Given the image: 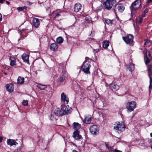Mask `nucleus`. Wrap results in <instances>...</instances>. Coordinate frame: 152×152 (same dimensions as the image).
<instances>
[{
    "mask_svg": "<svg viewBox=\"0 0 152 152\" xmlns=\"http://www.w3.org/2000/svg\"><path fill=\"white\" fill-rule=\"evenodd\" d=\"M114 129L118 133H120L125 130V126L124 122H118L116 126H114Z\"/></svg>",
    "mask_w": 152,
    "mask_h": 152,
    "instance_id": "nucleus-1",
    "label": "nucleus"
},
{
    "mask_svg": "<svg viewBox=\"0 0 152 152\" xmlns=\"http://www.w3.org/2000/svg\"><path fill=\"white\" fill-rule=\"evenodd\" d=\"M104 1V7L107 10L111 9L113 4L116 2V0H105Z\"/></svg>",
    "mask_w": 152,
    "mask_h": 152,
    "instance_id": "nucleus-2",
    "label": "nucleus"
},
{
    "mask_svg": "<svg viewBox=\"0 0 152 152\" xmlns=\"http://www.w3.org/2000/svg\"><path fill=\"white\" fill-rule=\"evenodd\" d=\"M140 0H136L130 6V9L132 11L137 10L141 5Z\"/></svg>",
    "mask_w": 152,
    "mask_h": 152,
    "instance_id": "nucleus-3",
    "label": "nucleus"
},
{
    "mask_svg": "<svg viewBox=\"0 0 152 152\" xmlns=\"http://www.w3.org/2000/svg\"><path fill=\"white\" fill-rule=\"evenodd\" d=\"M136 107V103L134 101H132L128 102L126 105V108L128 111L131 112Z\"/></svg>",
    "mask_w": 152,
    "mask_h": 152,
    "instance_id": "nucleus-4",
    "label": "nucleus"
},
{
    "mask_svg": "<svg viewBox=\"0 0 152 152\" xmlns=\"http://www.w3.org/2000/svg\"><path fill=\"white\" fill-rule=\"evenodd\" d=\"M122 38L126 43L127 44H132L133 41V36L131 34H128L126 37H123Z\"/></svg>",
    "mask_w": 152,
    "mask_h": 152,
    "instance_id": "nucleus-5",
    "label": "nucleus"
},
{
    "mask_svg": "<svg viewBox=\"0 0 152 152\" xmlns=\"http://www.w3.org/2000/svg\"><path fill=\"white\" fill-rule=\"evenodd\" d=\"M91 67L90 63L88 62L84 63L82 66V69L83 72L86 74H90L89 69Z\"/></svg>",
    "mask_w": 152,
    "mask_h": 152,
    "instance_id": "nucleus-6",
    "label": "nucleus"
},
{
    "mask_svg": "<svg viewBox=\"0 0 152 152\" xmlns=\"http://www.w3.org/2000/svg\"><path fill=\"white\" fill-rule=\"evenodd\" d=\"M148 72L150 78V85L149 86V89H152V66L150 65L148 67Z\"/></svg>",
    "mask_w": 152,
    "mask_h": 152,
    "instance_id": "nucleus-7",
    "label": "nucleus"
},
{
    "mask_svg": "<svg viewBox=\"0 0 152 152\" xmlns=\"http://www.w3.org/2000/svg\"><path fill=\"white\" fill-rule=\"evenodd\" d=\"M94 7L97 11L101 10L103 8V3L100 1L96 0L94 4H93Z\"/></svg>",
    "mask_w": 152,
    "mask_h": 152,
    "instance_id": "nucleus-8",
    "label": "nucleus"
},
{
    "mask_svg": "<svg viewBox=\"0 0 152 152\" xmlns=\"http://www.w3.org/2000/svg\"><path fill=\"white\" fill-rule=\"evenodd\" d=\"M91 133L93 134L96 135L98 133L99 131V128L96 125H93L90 128Z\"/></svg>",
    "mask_w": 152,
    "mask_h": 152,
    "instance_id": "nucleus-9",
    "label": "nucleus"
},
{
    "mask_svg": "<svg viewBox=\"0 0 152 152\" xmlns=\"http://www.w3.org/2000/svg\"><path fill=\"white\" fill-rule=\"evenodd\" d=\"M62 111L63 113V115H66L69 113H70L72 111V109L69 107L68 105H67L66 107H64L62 108Z\"/></svg>",
    "mask_w": 152,
    "mask_h": 152,
    "instance_id": "nucleus-10",
    "label": "nucleus"
},
{
    "mask_svg": "<svg viewBox=\"0 0 152 152\" xmlns=\"http://www.w3.org/2000/svg\"><path fill=\"white\" fill-rule=\"evenodd\" d=\"M61 101L62 102H66V104H67L69 102L68 98L66 96L64 92H63L61 95Z\"/></svg>",
    "mask_w": 152,
    "mask_h": 152,
    "instance_id": "nucleus-11",
    "label": "nucleus"
},
{
    "mask_svg": "<svg viewBox=\"0 0 152 152\" xmlns=\"http://www.w3.org/2000/svg\"><path fill=\"white\" fill-rule=\"evenodd\" d=\"M6 88L7 91L10 93L12 92L14 90L13 85L12 83L6 85Z\"/></svg>",
    "mask_w": 152,
    "mask_h": 152,
    "instance_id": "nucleus-12",
    "label": "nucleus"
},
{
    "mask_svg": "<svg viewBox=\"0 0 152 152\" xmlns=\"http://www.w3.org/2000/svg\"><path fill=\"white\" fill-rule=\"evenodd\" d=\"M40 22L39 20L37 18H33L32 20V24L36 28L39 27L40 25Z\"/></svg>",
    "mask_w": 152,
    "mask_h": 152,
    "instance_id": "nucleus-13",
    "label": "nucleus"
},
{
    "mask_svg": "<svg viewBox=\"0 0 152 152\" xmlns=\"http://www.w3.org/2000/svg\"><path fill=\"white\" fill-rule=\"evenodd\" d=\"M62 111V108L61 109L57 108L54 110V113L56 115L58 116H63V114Z\"/></svg>",
    "mask_w": 152,
    "mask_h": 152,
    "instance_id": "nucleus-14",
    "label": "nucleus"
},
{
    "mask_svg": "<svg viewBox=\"0 0 152 152\" xmlns=\"http://www.w3.org/2000/svg\"><path fill=\"white\" fill-rule=\"evenodd\" d=\"M29 55L26 53H23L22 56V59L23 60L24 62L29 64Z\"/></svg>",
    "mask_w": 152,
    "mask_h": 152,
    "instance_id": "nucleus-15",
    "label": "nucleus"
},
{
    "mask_svg": "<svg viewBox=\"0 0 152 152\" xmlns=\"http://www.w3.org/2000/svg\"><path fill=\"white\" fill-rule=\"evenodd\" d=\"M7 144L10 146L13 145H16L18 144V143L15 140L10 139H7Z\"/></svg>",
    "mask_w": 152,
    "mask_h": 152,
    "instance_id": "nucleus-16",
    "label": "nucleus"
},
{
    "mask_svg": "<svg viewBox=\"0 0 152 152\" xmlns=\"http://www.w3.org/2000/svg\"><path fill=\"white\" fill-rule=\"evenodd\" d=\"M73 137L76 140H79L82 138L81 136L79 135L78 131H75L74 132Z\"/></svg>",
    "mask_w": 152,
    "mask_h": 152,
    "instance_id": "nucleus-17",
    "label": "nucleus"
},
{
    "mask_svg": "<svg viewBox=\"0 0 152 152\" xmlns=\"http://www.w3.org/2000/svg\"><path fill=\"white\" fill-rule=\"evenodd\" d=\"M82 6L81 4L77 3L75 4L74 6V11L76 12H79L81 10Z\"/></svg>",
    "mask_w": 152,
    "mask_h": 152,
    "instance_id": "nucleus-18",
    "label": "nucleus"
},
{
    "mask_svg": "<svg viewBox=\"0 0 152 152\" xmlns=\"http://www.w3.org/2000/svg\"><path fill=\"white\" fill-rule=\"evenodd\" d=\"M110 88L114 91H115L119 88L118 86L115 83L111 84L110 86Z\"/></svg>",
    "mask_w": 152,
    "mask_h": 152,
    "instance_id": "nucleus-19",
    "label": "nucleus"
},
{
    "mask_svg": "<svg viewBox=\"0 0 152 152\" xmlns=\"http://www.w3.org/2000/svg\"><path fill=\"white\" fill-rule=\"evenodd\" d=\"M83 121L84 123L86 124H88L90 123L91 121V116L89 115L85 116Z\"/></svg>",
    "mask_w": 152,
    "mask_h": 152,
    "instance_id": "nucleus-20",
    "label": "nucleus"
},
{
    "mask_svg": "<svg viewBox=\"0 0 152 152\" xmlns=\"http://www.w3.org/2000/svg\"><path fill=\"white\" fill-rule=\"evenodd\" d=\"M24 78L21 77H19L17 79V83L19 84H22L24 83Z\"/></svg>",
    "mask_w": 152,
    "mask_h": 152,
    "instance_id": "nucleus-21",
    "label": "nucleus"
},
{
    "mask_svg": "<svg viewBox=\"0 0 152 152\" xmlns=\"http://www.w3.org/2000/svg\"><path fill=\"white\" fill-rule=\"evenodd\" d=\"M61 11L60 10H57L53 12V15L55 18L58 17L60 15V14L61 13Z\"/></svg>",
    "mask_w": 152,
    "mask_h": 152,
    "instance_id": "nucleus-22",
    "label": "nucleus"
},
{
    "mask_svg": "<svg viewBox=\"0 0 152 152\" xmlns=\"http://www.w3.org/2000/svg\"><path fill=\"white\" fill-rule=\"evenodd\" d=\"M58 48V46L56 44L53 43L50 45V48L51 50L54 51L57 49Z\"/></svg>",
    "mask_w": 152,
    "mask_h": 152,
    "instance_id": "nucleus-23",
    "label": "nucleus"
},
{
    "mask_svg": "<svg viewBox=\"0 0 152 152\" xmlns=\"http://www.w3.org/2000/svg\"><path fill=\"white\" fill-rule=\"evenodd\" d=\"M73 125L74 128L76 131H78L77 130L80 128L81 125L78 123L74 122Z\"/></svg>",
    "mask_w": 152,
    "mask_h": 152,
    "instance_id": "nucleus-24",
    "label": "nucleus"
},
{
    "mask_svg": "<svg viewBox=\"0 0 152 152\" xmlns=\"http://www.w3.org/2000/svg\"><path fill=\"white\" fill-rule=\"evenodd\" d=\"M118 10L121 12H123L124 10V5L122 4H120L117 7Z\"/></svg>",
    "mask_w": 152,
    "mask_h": 152,
    "instance_id": "nucleus-25",
    "label": "nucleus"
},
{
    "mask_svg": "<svg viewBox=\"0 0 152 152\" xmlns=\"http://www.w3.org/2000/svg\"><path fill=\"white\" fill-rule=\"evenodd\" d=\"M10 65L11 66H14L15 65L16 60L14 58L10 57Z\"/></svg>",
    "mask_w": 152,
    "mask_h": 152,
    "instance_id": "nucleus-26",
    "label": "nucleus"
},
{
    "mask_svg": "<svg viewBox=\"0 0 152 152\" xmlns=\"http://www.w3.org/2000/svg\"><path fill=\"white\" fill-rule=\"evenodd\" d=\"M109 45V42L108 41H105L103 42V47L106 49Z\"/></svg>",
    "mask_w": 152,
    "mask_h": 152,
    "instance_id": "nucleus-27",
    "label": "nucleus"
},
{
    "mask_svg": "<svg viewBox=\"0 0 152 152\" xmlns=\"http://www.w3.org/2000/svg\"><path fill=\"white\" fill-rule=\"evenodd\" d=\"M37 87L41 90H45L47 88L46 85L38 84L37 85Z\"/></svg>",
    "mask_w": 152,
    "mask_h": 152,
    "instance_id": "nucleus-28",
    "label": "nucleus"
},
{
    "mask_svg": "<svg viewBox=\"0 0 152 152\" xmlns=\"http://www.w3.org/2000/svg\"><path fill=\"white\" fill-rule=\"evenodd\" d=\"M129 66L128 67V68L130 71H133L135 67L134 66V64L132 63H129Z\"/></svg>",
    "mask_w": 152,
    "mask_h": 152,
    "instance_id": "nucleus-29",
    "label": "nucleus"
},
{
    "mask_svg": "<svg viewBox=\"0 0 152 152\" xmlns=\"http://www.w3.org/2000/svg\"><path fill=\"white\" fill-rule=\"evenodd\" d=\"M66 78V76L64 75H61L59 77V81L61 82H62L64 81Z\"/></svg>",
    "mask_w": 152,
    "mask_h": 152,
    "instance_id": "nucleus-30",
    "label": "nucleus"
},
{
    "mask_svg": "<svg viewBox=\"0 0 152 152\" xmlns=\"http://www.w3.org/2000/svg\"><path fill=\"white\" fill-rule=\"evenodd\" d=\"M85 20L88 23H92L91 18L89 16H86Z\"/></svg>",
    "mask_w": 152,
    "mask_h": 152,
    "instance_id": "nucleus-31",
    "label": "nucleus"
},
{
    "mask_svg": "<svg viewBox=\"0 0 152 152\" xmlns=\"http://www.w3.org/2000/svg\"><path fill=\"white\" fill-rule=\"evenodd\" d=\"M57 42L59 44L62 43L63 41V39L61 37H59L56 39Z\"/></svg>",
    "mask_w": 152,
    "mask_h": 152,
    "instance_id": "nucleus-32",
    "label": "nucleus"
},
{
    "mask_svg": "<svg viewBox=\"0 0 152 152\" xmlns=\"http://www.w3.org/2000/svg\"><path fill=\"white\" fill-rule=\"evenodd\" d=\"M151 55L146 56V64H147L149 63L150 61H151Z\"/></svg>",
    "mask_w": 152,
    "mask_h": 152,
    "instance_id": "nucleus-33",
    "label": "nucleus"
},
{
    "mask_svg": "<svg viewBox=\"0 0 152 152\" xmlns=\"http://www.w3.org/2000/svg\"><path fill=\"white\" fill-rule=\"evenodd\" d=\"M27 7L26 6L18 7L17 8L19 12L23 11L24 9L27 10Z\"/></svg>",
    "mask_w": 152,
    "mask_h": 152,
    "instance_id": "nucleus-34",
    "label": "nucleus"
},
{
    "mask_svg": "<svg viewBox=\"0 0 152 152\" xmlns=\"http://www.w3.org/2000/svg\"><path fill=\"white\" fill-rule=\"evenodd\" d=\"M105 22L107 24L110 26H111L112 24V21L110 20L107 19L105 20Z\"/></svg>",
    "mask_w": 152,
    "mask_h": 152,
    "instance_id": "nucleus-35",
    "label": "nucleus"
},
{
    "mask_svg": "<svg viewBox=\"0 0 152 152\" xmlns=\"http://www.w3.org/2000/svg\"><path fill=\"white\" fill-rule=\"evenodd\" d=\"M96 99H101V102L103 104L102 105H101V106L103 107L104 106H106V104L105 103V100H104V98H99Z\"/></svg>",
    "mask_w": 152,
    "mask_h": 152,
    "instance_id": "nucleus-36",
    "label": "nucleus"
},
{
    "mask_svg": "<svg viewBox=\"0 0 152 152\" xmlns=\"http://www.w3.org/2000/svg\"><path fill=\"white\" fill-rule=\"evenodd\" d=\"M24 106H27L28 104V101L27 100H23L22 102Z\"/></svg>",
    "mask_w": 152,
    "mask_h": 152,
    "instance_id": "nucleus-37",
    "label": "nucleus"
},
{
    "mask_svg": "<svg viewBox=\"0 0 152 152\" xmlns=\"http://www.w3.org/2000/svg\"><path fill=\"white\" fill-rule=\"evenodd\" d=\"M145 55H146V56L150 55V53L148 51H146Z\"/></svg>",
    "mask_w": 152,
    "mask_h": 152,
    "instance_id": "nucleus-38",
    "label": "nucleus"
},
{
    "mask_svg": "<svg viewBox=\"0 0 152 152\" xmlns=\"http://www.w3.org/2000/svg\"><path fill=\"white\" fill-rule=\"evenodd\" d=\"M62 72L63 74H65L66 73V71L65 69H63L62 70Z\"/></svg>",
    "mask_w": 152,
    "mask_h": 152,
    "instance_id": "nucleus-39",
    "label": "nucleus"
},
{
    "mask_svg": "<svg viewBox=\"0 0 152 152\" xmlns=\"http://www.w3.org/2000/svg\"><path fill=\"white\" fill-rule=\"evenodd\" d=\"M113 152H122V151H121L118 150L117 149H115L113 150Z\"/></svg>",
    "mask_w": 152,
    "mask_h": 152,
    "instance_id": "nucleus-40",
    "label": "nucleus"
},
{
    "mask_svg": "<svg viewBox=\"0 0 152 152\" xmlns=\"http://www.w3.org/2000/svg\"><path fill=\"white\" fill-rule=\"evenodd\" d=\"M139 23H141L142 21V18H140L139 19Z\"/></svg>",
    "mask_w": 152,
    "mask_h": 152,
    "instance_id": "nucleus-41",
    "label": "nucleus"
},
{
    "mask_svg": "<svg viewBox=\"0 0 152 152\" xmlns=\"http://www.w3.org/2000/svg\"><path fill=\"white\" fill-rule=\"evenodd\" d=\"M109 151H112V148L110 146V147H108V148Z\"/></svg>",
    "mask_w": 152,
    "mask_h": 152,
    "instance_id": "nucleus-42",
    "label": "nucleus"
},
{
    "mask_svg": "<svg viewBox=\"0 0 152 152\" xmlns=\"http://www.w3.org/2000/svg\"><path fill=\"white\" fill-rule=\"evenodd\" d=\"M26 3L27 4L29 5H31V3L28 1H27L26 2Z\"/></svg>",
    "mask_w": 152,
    "mask_h": 152,
    "instance_id": "nucleus-43",
    "label": "nucleus"
},
{
    "mask_svg": "<svg viewBox=\"0 0 152 152\" xmlns=\"http://www.w3.org/2000/svg\"><path fill=\"white\" fill-rule=\"evenodd\" d=\"M148 9H146L144 11L143 13H144V14H146L148 12Z\"/></svg>",
    "mask_w": 152,
    "mask_h": 152,
    "instance_id": "nucleus-44",
    "label": "nucleus"
},
{
    "mask_svg": "<svg viewBox=\"0 0 152 152\" xmlns=\"http://www.w3.org/2000/svg\"><path fill=\"white\" fill-rule=\"evenodd\" d=\"M2 19L1 14L0 13V22L2 20Z\"/></svg>",
    "mask_w": 152,
    "mask_h": 152,
    "instance_id": "nucleus-45",
    "label": "nucleus"
},
{
    "mask_svg": "<svg viewBox=\"0 0 152 152\" xmlns=\"http://www.w3.org/2000/svg\"><path fill=\"white\" fill-rule=\"evenodd\" d=\"M152 1V0H148L147 2V3L149 4Z\"/></svg>",
    "mask_w": 152,
    "mask_h": 152,
    "instance_id": "nucleus-46",
    "label": "nucleus"
},
{
    "mask_svg": "<svg viewBox=\"0 0 152 152\" xmlns=\"http://www.w3.org/2000/svg\"><path fill=\"white\" fill-rule=\"evenodd\" d=\"M105 145H106V147L108 148V147H109L108 145V144L106 142L105 143Z\"/></svg>",
    "mask_w": 152,
    "mask_h": 152,
    "instance_id": "nucleus-47",
    "label": "nucleus"
},
{
    "mask_svg": "<svg viewBox=\"0 0 152 152\" xmlns=\"http://www.w3.org/2000/svg\"><path fill=\"white\" fill-rule=\"evenodd\" d=\"M3 140V137L1 136L0 137V142H1Z\"/></svg>",
    "mask_w": 152,
    "mask_h": 152,
    "instance_id": "nucleus-48",
    "label": "nucleus"
},
{
    "mask_svg": "<svg viewBox=\"0 0 152 152\" xmlns=\"http://www.w3.org/2000/svg\"><path fill=\"white\" fill-rule=\"evenodd\" d=\"M145 14H144V13L143 12L142 13V18H143L144 17H145Z\"/></svg>",
    "mask_w": 152,
    "mask_h": 152,
    "instance_id": "nucleus-49",
    "label": "nucleus"
},
{
    "mask_svg": "<svg viewBox=\"0 0 152 152\" xmlns=\"http://www.w3.org/2000/svg\"><path fill=\"white\" fill-rule=\"evenodd\" d=\"M94 50L95 51V53L99 51V49H96V50Z\"/></svg>",
    "mask_w": 152,
    "mask_h": 152,
    "instance_id": "nucleus-50",
    "label": "nucleus"
},
{
    "mask_svg": "<svg viewBox=\"0 0 152 152\" xmlns=\"http://www.w3.org/2000/svg\"><path fill=\"white\" fill-rule=\"evenodd\" d=\"M23 30H24L25 32L26 33L27 32H29V31H27V30H27V29L25 30V29H23Z\"/></svg>",
    "mask_w": 152,
    "mask_h": 152,
    "instance_id": "nucleus-51",
    "label": "nucleus"
},
{
    "mask_svg": "<svg viewBox=\"0 0 152 152\" xmlns=\"http://www.w3.org/2000/svg\"><path fill=\"white\" fill-rule=\"evenodd\" d=\"M5 0H0V3H3L4 1H5Z\"/></svg>",
    "mask_w": 152,
    "mask_h": 152,
    "instance_id": "nucleus-52",
    "label": "nucleus"
},
{
    "mask_svg": "<svg viewBox=\"0 0 152 152\" xmlns=\"http://www.w3.org/2000/svg\"><path fill=\"white\" fill-rule=\"evenodd\" d=\"M6 3H7L8 4H10V3L9 1H6Z\"/></svg>",
    "mask_w": 152,
    "mask_h": 152,
    "instance_id": "nucleus-53",
    "label": "nucleus"
},
{
    "mask_svg": "<svg viewBox=\"0 0 152 152\" xmlns=\"http://www.w3.org/2000/svg\"><path fill=\"white\" fill-rule=\"evenodd\" d=\"M4 74L5 75H7V72H4Z\"/></svg>",
    "mask_w": 152,
    "mask_h": 152,
    "instance_id": "nucleus-54",
    "label": "nucleus"
},
{
    "mask_svg": "<svg viewBox=\"0 0 152 152\" xmlns=\"http://www.w3.org/2000/svg\"><path fill=\"white\" fill-rule=\"evenodd\" d=\"M149 43H152V41H149Z\"/></svg>",
    "mask_w": 152,
    "mask_h": 152,
    "instance_id": "nucleus-55",
    "label": "nucleus"
},
{
    "mask_svg": "<svg viewBox=\"0 0 152 152\" xmlns=\"http://www.w3.org/2000/svg\"><path fill=\"white\" fill-rule=\"evenodd\" d=\"M151 136L152 137V132L150 134Z\"/></svg>",
    "mask_w": 152,
    "mask_h": 152,
    "instance_id": "nucleus-56",
    "label": "nucleus"
},
{
    "mask_svg": "<svg viewBox=\"0 0 152 152\" xmlns=\"http://www.w3.org/2000/svg\"><path fill=\"white\" fill-rule=\"evenodd\" d=\"M20 40V39H18V41H19Z\"/></svg>",
    "mask_w": 152,
    "mask_h": 152,
    "instance_id": "nucleus-57",
    "label": "nucleus"
},
{
    "mask_svg": "<svg viewBox=\"0 0 152 152\" xmlns=\"http://www.w3.org/2000/svg\"><path fill=\"white\" fill-rule=\"evenodd\" d=\"M29 30L31 31V29H30Z\"/></svg>",
    "mask_w": 152,
    "mask_h": 152,
    "instance_id": "nucleus-58",
    "label": "nucleus"
}]
</instances>
